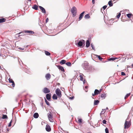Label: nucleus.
Here are the masks:
<instances>
[{"label": "nucleus", "instance_id": "a19ab883", "mask_svg": "<svg viewBox=\"0 0 133 133\" xmlns=\"http://www.w3.org/2000/svg\"><path fill=\"white\" fill-rule=\"evenodd\" d=\"M74 96H72V97H70L69 98L71 100H73L74 98Z\"/></svg>", "mask_w": 133, "mask_h": 133}, {"label": "nucleus", "instance_id": "20e7f679", "mask_svg": "<svg viewBox=\"0 0 133 133\" xmlns=\"http://www.w3.org/2000/svg\"><path fill=\"white\" fill-rule=\"evenodd\" d=\"M85 41L83 39H82L79 41L77 43L79 47L83 46V45H85Z\"/></svg>", "mask_w": 133, "mask_h": 133}, {"label": "nucleus", "instance_id": "6ab92c4d", "mask_svg": "<svg viewBox=\"0 0 133 133\" xmlns=\"http://www.w3.org/2000/svg\"><path fill=\"white\" fill-rule=\"evenodd\" d=\"M108 4L110 7H111L113 5V4L111 0L110 1L108 2Z\"/></svg>", "mask_w": 133, "mask_h": 133}, {"label": "nucleus", "instance_id": "2eb2a0df", "mask_svg": "<svg viewBox=\"0 0 133 133\" xmlns=\"http://www.w3.org/2000/svg\"><path fill=\"white\" fill-rule=\"evenodd\" d=\"M24 32L25 33H28L29 34H33L34 33V32L33 31L29 30H25Z\"/></svg>", "mask_w": 133, "mask_h": 133}, {"label": "nucleus", "instance_id": "c85d7f7f", "mask_svg": "<svg viewBox=\"0 0 133 133\" xmlns=\"http://www.w3.org/2000/svg\"><path fill=\"white\" fill-rule=\"evenodd\" d=\"M45 52L46 56H49L50 55V53L48 51H45Z\"/></svg>", "mask_w": 133, "mask_h": 133}, {"label": "nucleus", "instance_id": "72a5a7b5", "mask_svg": "<svg viewBox=\"0 0 133 133\" xmlns=\"http://www.w3.org/2000/svg\"><path fill=\"white\" fill-rule=\"evenodd\" d=\"M10 83H12L14 82V81L12 80V79L9 78L8 79Z\"/></svg>", "mask_w": 133, "mask_h": 133}, {"label": "nucleus", "instance_id": "a211bd4d", "mask_svg": "<svg viewBox=\"0 0 133 133\" xmlns=\"http://www.w3.org/2000/svg\"><path fill=\"white\" fill-rule=\"evenodd\" d=\"M39 116V115L37 113H35L34 114V117L35 118H37Z\"/></svg>", "mask_w": 133, "mask_h": 133}, {"label": "nucleus", "instance_id": "473e14b6", "mask_svg": "<svg viewBox=\"0 0 133 133\" xmlns=\"http://www.w3.org/2000/svg\"><path fill=\"white\" fill-rule=\"evenodd\" d=\"M116 59H117V58H115V57H111L109 59V61H114Z\"/></svg>", "mask_w": 133, "mask_h": 133}, {"label": "nucleus", "instance_id": "9b49d317", "mask_svg": "<svg viewBox=\"0 0 133 133\" xmlns=\"http://www.w3.org/2000/svg\"><path fill=\"white\" fill-rule=\"evenodd\" d=\"M85 12L84 11H83L82 12V13H81L79 15V21H80L81 19L82 18L83 16H84V14Z\"/></svg>", "mask_w": 133, "mask_h": 133}, {"label": "nucleus", "instance_id": "1a4fd4ad", "mask_svg": "<svg viewBox=\"0 0 133 133\" xmlns=\"http://www.w3.org/2000/svg\"><path fill=\"white\" fill-rule=\"evenodd\" d=\"M56 66L59 70H61L62 71L64 72V69L63 66L60 65H56Z\"/></svg>", "mask_w": 133, "mask_h": 133}, {"label": "nucleus", "instance_id": "9d476101", "mask_svg": "<svg viewBox=\"0 0 133 133\" xmlns=\"http://www.w3.org/2000/svg\"><path fill=\"white\" fill-rule=\"evenodd\" d=\"M45 129L48 132H49L51 130V128L50 126L48 124L46 125Z\"/></svg>", "mask_w": 133, "mask_h": 133}, {"label": "nucleus", "instance_id": "f8f14e48", "mask_svg": "<svg viewBox=\"0 0 133 133\" xmlns=\"http://www.w3.org/2000/svg\"><path fill=\"white\" fill-rule=\"evenodd\" d=\"M39 8L42 10V12L44 14L46 13V11L45 9L43 7L41 6H39Z\"/></svg>", "mask_w": 133, "mask_h": 133}, {"label": "nucleus", "instance_id": "864d4df0", "mask_svg": "<svg viewBox=\"0 0 133 133\" xmlns=\"http://www.w3.org/2000/svg\"><path fill=\"white\" fill-rule=\"evenodd\" d=\"M83 83L84 84L85 83V80H83Z\"/></svg>", "mask_w": 133, "mask_h": 133}, {"label": "nucleus", "instance_id": "338daca9", "mask_svg": "<svg viewBox=\"0 0 133 133\" xmlns=\"http://www.w3.org/2000/svg\"><path fill=\"white\" fill-rule=\"evenodd\" d=\"M16 101H17V99H16Z\"/></svg>", "mask_w": 133, "mask_h": 133}, {"label": "nucleus", "instance_id": "5fc2aeb1", "mask_svg": "<svg viewBox=\"0 0 133 133\" xmlns=\"http://www.w3.org/2000/svg\"><path fill=\"white\" fill-rule=\"evenodd\" d=\"M92 2L93 4H94L95 3L94 0H92Z\"/></svg>", "mask_w": 133, "mask_h": 133}, {"label": "nucleus", "instance_id": "603ef678", "mask_svg": "<svg viewBox=\"0 0 133 133\" xmlns=\"http://www.w3.org/2000/svg\"><path fill=\"white\" fill-rule=\"evenodd\" d=\"M92 95L93 96H94L95 95H96L94 93H92Z\"/></svg>", "mask_w": 133, "mask_h": 133}, {"label": "nucleus", "instance_id": "c756f323", "mask_svg": "<svg viewBox=\"0 0 133 133\" xmlns=\"http://www.w3.org/2000/svg\"><path fill=\"white\" fill-rule=\"evenodd\" d=\"M132 15L131 14H128L127 15V16L129 18H130L131 17V16Z\"/></svg>", "mask_w": 133, "mask_h": 133}, {"label": "nucleus", "instance_id": "dca6fc26", "mask_svg": "<svg viewBox=\"0 0 133 133\" xmlns=\"http://www.w3.org/2000/svg\"><path fill=\"white\" fill-rule=\"evenodd\" d=\"M66 61L64 59L61 60L60 62V64L61 65H63L65 64Z\"/></svg>", "mask_w": 133, "mask_h": 133}, {"label": "nucleus", "instance_id": "052dcab7", "mask_svg": "<svg viewBox=\"0 0 133 133\" xmlns=\"http://www.w3.org/2000/svg\"><path fill=\"white\" fill-rule=\"evenodd\" d=\"M57 83L58 84V85H60V84L59 83Z\"/></svg>", "mask_w": 133, "mask_h": 133}, {"label": "nucleus", "instance_id": "680f3d73", "mask_svg": "<svg viewBox=\"0 0 133 133\" xmlns=\"http://www.w3.org/2000/svg\"><path fill=\"white\" fill-rule=\"evenodd\" d=\"M0 69H2L1 67V66H0Z\"/></svg>", "mask_w": 133, "mask_h": 133}, {"label": "nucleus", "instance_id": "393cba45", "mask_svg": "<svg viewBox=\"0 0 133 133\" xmlns=\"http://www.w3.org/2000/svg\"><path fill=\"white\" fill-rule=\"evenodd\" d=\"M2 118L3 119H7L8 118L7 116L6 115L3 114L2 115Z\"/></svg>", "mask_w": 133, "mask_h": 133}, {"label": "nucleus", "instance_id": "6e6d98bb", "mask_svg": "<svg viewBox=\"0 0 133 133\" xmlns=\"http://www.w3.org/2000/svg\"><path fill=\"white\" fill-rule=\"evenodd\" d=\"M19 49H22V50H24V49L23 48V49H22V48H19Z\"/></svg>", "mask_w": 133, "mask_h": 133}, {"label": "nucleus", "instance_id": "a878e982", "mask_svg": "<svg viewBox=\"0 0 133 133\" xmlns=\"http://www.w3.org/2000/svg\"><path fill=\"white\" fill-rule=\"evenodd\" d=\"M94 93L96 95H98V94H99V90L97 89H95L94 91Z\"/></svg>", "mask_w": 133, "mask_h": 133}, {"label": "nucleus", "instance_id": "412c9836", "mask_svg": "<svg viewBox=\"0 0 133 133\" xmlns=\"http://www.w3.org/2000/svg\"><path fill=\"white\" fill-rule=\"evenodd\" d=\"M106 94L104 93L102 94L101 96V97L103 99L105 98L106 97Z\"/></svg>", "mask_w": 133, "mask_h": 133}, {"label": "nucleus", "instance_id": "5701e85b", "mask_svg": "<svg viewBox=\"0 0 133 133\" xmlns=\"http://www.w3.org/2000/svg\"><path fill=\"white\" fill-rule=\"evenodd\" d=\"M6 19L4 18L0 19V23H2L5 21Z\"/></svg>", "mask_w": 133, "mask_h": 133}, {"label": "nucleus", "instance_id": "39448f33", "mask_svg": "<svg viewBox=\"0 0 133 133\" xmlns=\"http://www.w3.org/2000/svg\"><path fill=\"white\" fill-rule=\"evenodd\" d=\"M88 63L87 61H85L82 64V67L85 70L88 69Z\"/></svg>", "mask_w": 133, "mask_h": 133}, {"label": "nucleus", "instance_id": "4be33fe9", "mask_svg": "<svg viewBox=\"0 0 133 133\" xmlns=\"http://www.w3.org/2000/svg\"><path fill=\"white\" fill-rule=\"evenodd\" d=\"M52 98L53 99H57V95L55 94H54L52 96Z\"/></svg>", "mask_w": 133, "mask_h": 133}, {"label": "nucleus", "instance_id": "e433bc0d", "mask_svg": "<svg viewBox=\"0 0 133 133\" xmlns=\"http://www.w3.org/2000/svg\"><path fill=\"white\" fill-rule=\"evenodd\" d=\"M105 131L106 133H109V130L107 128H105Z\"/></svg>", "mask_w": 133, "mask_h": 133}, {"label": "nucleus", "instance_id": "6e6552de", "mask_svg": "<svg viewBox=\"0 0 133 133\" xmlns=\"http://www.w3.org/2000/svg\"><path fill=\"white\" fill-rule=\"evenodd\" d=\"M51 94L50 93L47 94L46 95V99L49 101H50L51 99Z\"/></svg>", "mask_w": 133, "mask_h": 133}, {"label": "nucleus", "instance_id": "bb28decb", "mask_svg": "<svg viewBox=\"0 0 133 133\" xmlns=\"http://www.w3.org/2000/svg\"><path fill=\"white\" fill-rule=\"evenodd\" d=\"M65 64L68 66H70L71 65V63L70 62L65 63Z\"/></svg>", "mask_w": 133, "mask_h": 133}, {"label": "nucleus", "instance_id": "f03ea898", "mask_svg": "<svg viewBox=\"0 0 133 133\" xmlns=\"http://www.w3.org/2000/svg\"><path fill=\"white\" fill-rule=\"evenodd\" d=\"M55 92L58 98L61 97L62 96L61 92L59 88H57Z\"/></svg>", "mask_w": 133, "mask_h": 133}, {"label": "nucleus", "instance_id": "0e129e2a", "mask_svg": "<svg viewBox=\"0 0 133 133\" xmlns=\"http://www.w3.org/2000/svg\"><path fill=\"white\" fill-rule=\"evenodd\" d=\"M7 131H9V129H7Z\"/></svg>", "mask_w": 133, "mask_h": 133}, {"label": "nucleus", "instance_id": "69168bd1", "mask_svg": "<svg viewBox=\"0 0 133 133\" xmlns=\"http://www.w3.org/2000/svg\"><path fill=\"white\" fill-rule=\"evenodd\" d=\"M21 32H19V33H18V34H21Z\"/></svg>", "mask_w": 133, "mask_h": 133}, {"label": "nucleus", "instance_id": "4468645a", "mask_svg": "<svg viewBox=\"0 0 133 133\" xmlns=\"http://www.w3.org/2000/svg\"><path fill=\"white\" fill-rule=\"evenodd\" d=\"M90 43L89 40H87L86 42V47L87 48L89 47L90 46Z\"/></svg>", "mask_w": 133, "mask_h": 133}, {"label": "nucleus", "instance_id": "37998d69", "mask_svg": "<svg viewBox=\"0 0 133 133\" xmlns=\"http://www.w3.org/2000/svg\"><path fill=\"white\" fill-rule=\"evenodd\" d=\"M121 75L122 76H125V74L124 72H121Z\"/></svg>", "mask_w": 133, "mask_h": 133}, {"label": "nucleus", "instance_id": "79ce46f5", "mask_svg": "<svg viewBox=\"0 0 133 133\" xmlns=\"http://www.w3.org/2000/svg\"><path fill=\"white\" fill-rule=\"evenodd\" d=\"M107 122V121L105 119H104L103 121V124H106V123Z\"/></svg>", "mask_w": 133, "mask_h": 133}, {"label": "nucleus", "instance_id": "b1692460", "mask_svg": "<svg viewBox=\"0 0 133 133\" xmlns=\"http://www.w3.org/2000/svg\"><path fill=\"white\" fill-rule=\"evenodd\" d=\"M90 17L89 15V14H88L84 16V18L85 19H88Z\"/></svg>", "mask_w": 133, "mask_h": 133}, {"label": "nucleus", "instance_id": "4d7b16f0", "mask_svg": "<svg viewBox=\"0 0 133 133\" xmlns=\"http://www.w3.org/2000/svg\"><path fill=\"white\" fill-rule=\"evenodd\" d=\"M41 104V105L42 106H43V103H42Z\"/></svg>", "mask_w": 133, "mask_h": 133}, {"label": "nucleus", "instance_id": "3c124183", "mask_svg": "<svg viewBox=\"0 0 133 133\" xmlns=\"http://www.w3.org/2000/svg\"><path fill=\"white\" fill-rule=\"evenodd\" d=\"M102 89H100V90H99V94L100 93V92H101L102 91Z\"/></svg>", "mask_w": 133, "mask_h": 133}, {"label": "nucleus", "instance_id": "8fccbe9b", "mask_svg": "<svg viewBox=\"0 0 133 133\" xmlns=\"http://www.w3.org/2000/svg\"><path fill=\"white\" fill-rule=\"evenodd\" d=\"M108 110V107H106V109H102L103 111L105 110H105Z\"/></svg>", "mask_w": 133, "mask_h": 133}, {"label": "nucleus", "instance_id": "cd10ccee", "mask_svg": "<svg viewBox=\"0 0 133 133\" xmlns=\"http://www.w3.org/2000/svg\"><path fill=\"white\" fill-rule=\"evenodd\" d=\"M95 56H96V57H97L99 60L101 61H102V59H103V58L99 55H96Z\"/></svg>", "mask_w": 133, "mask_h": 133}, {"label": "nucleus", "instance_id": "a18cd8bd", "mask_svg": "<svg viewBox=\"0 0 133 133\" xmlns=\"http://www.w3.org/2000/svg\"><path fill=\"white\" fill-rule=\"evenodd\" d=\"M78 121L79 123H81L82 122V119H79Z\"/></svg>", "mask_w": 133, "mask_h": 133}, {"label": "nucleus", "instance_id": "e2e57ef3", "mask_svg": "<svg viewBox=\"0 0 133 133\" xmlns=\"http://www.w3.org/2000/svg\"><path fill=\"white\" fill-rule=\"evenodd\" d=\"M28 0L29 1H31V0Z\"/></svg>", "mask_w": 133, "mask_h": 133}, {"label": "nucleus", "instance_id": "4c0bfd02", "mask_svg": "<svg viewBox=\"0 0 133 133\" xmlns=\"http://www.w3.org/2000/svg\"><path fill=\"white\" fill-rule=\"evenodd\" d=\"M121 15V14L120 13H119L118 15L117 16V18H119L120 16Z\"/></svg>", "mask_w": 133, "mask_h": 133}, {"label": "nucleus", "instance_id": "ea45409f", "mask_svg": "<svg viewBox=\"0 0 133 133\" xmlns=\"http://www.w3.org/2000/svg\"><path fill=\"white\" fill-rule=\"evenodd\" d=\"M107 5H105L103 6V7L102 8L104 10H105L106 9V8H107Z\"/></svg>", "mask_w": 133, "mask_h": 133}, {"label": "nucleus", "instance_id": "f3484780", "mask_svg": "<svg viewBox=\"0 0 133 133\" xmlns=\"http://www.w3.org/2000/svg\"><path fill=\"white\" fill-rule=\"evenodd\" d=\"M99 101L98 100H95L94 102V104L95 105H97L99 103Z\"/></svg>", "mask_w": 133, "mask_h": 133}, {"label": "nucleus", "instance_id": "58836bf2", "mask_svg": "<svg viewBox=\"0 0 133 133\" xmlns=\"http://www.w3.org/2000/svg\"><path fill=\"white\" fill-rule=\"evenodd\" d=\"M12 122V119H11L8 124V127H10L11 126V124Z\"/></svg>", "mask_w": 133, "mask_h": 133}, {"label": "nucleus", "instance_id": "13d9d810", "mask_svg": "<svg viewBox=\"0 0 133 133\" xmlns=\"http://www.w3.org/2000/svg\"><path fill=\"white\" fill-rule=\"evenodd\" d=\"M88 87V86H85V88H87Z\"/></svg>", "mask_w": 133, "mask_h": 133}, {"label": "nucleus", "instance_id": "423d86ee", "mask_svg": "<svg viewBox=\"0 0 133 133\" xmlns=\"http://www.w3.org/2000/svg\"><path fill=\"white\" fill-rule=\"evenodd\" d=\"M130 123V122H128L127 121H125L124 124V128L125 129L126 128H128L130 127L131 125Z\"/></svg>", "mask_w": 133, "mask_h": 133}, {"label": "nucleus", "instance_id": "774afa93", "mask_svg": "<svg viewBox=\"0 0 133 133\" xmlns=\"http://www.w3.org/2000/svg\"><path fill=\"white\" fill-rule=\"evenodd\" d=\"M28 45L26 46V47H28Z\"/></svg>", "mask_w": 133, "mask_h": 133}, {"label": "nucleus", "instance_id": "f257e3e1", "mask_svg": "<svg viewBox=\"0 0 133 133\" xmlns=\"http://www.w3.org/2000/svg\"><path fill=\"white\" fill-rule=\"evenodd\" d=\"M52 111H50L47 114L48 118L49 121L51 122H54V119H53V115L52 114L51 112Z\"/></svg>", "mask_w": 133, "mask_h": 133}, {"label": "nucleus", "instance_id": "49530a36", "mask_svg": "<svg viewBox=\"0 0 133 133\" xmlns=\"http://www.w3.org/2000/svg\"><path fill=\"white\" fill-rule=\"evenodd\" d=\"M105 110H103L101 111V114H104L105 112Z\"/></svg>", "mask_w": 133, "mask_h": 133}, {"label": "nucleus", "instance_id": "7ed1b4c3", "mask_svg": "<svg viewBox=\"0 0 133 133\" xmlns=\"http://www.w3.org/2000/svg\"><path fill=\"white\" fill-rule=\"evenodd\" d=\"M77 9L74 6L72 7L71 9V12L74 16H75L76 13Z\"/></svg>", "mask_w": 133, "mask_h": 133}, {"label": "nucleus", "instance_id": "2f4dec72", "mask_svg": "<svg viewBox=\"0 0 133 133\" xmlns=\"http://www.w3.org/2000/svg\"><path fill=\"white\" fill-rule=\"evenodd\" d=\"M45 102L46 103V104L48 105V106L50 105V104L49 102L47 101V100H46V99L45 98Z\"/></svg>", "mask_w": 133, "mask_h": 133}, {"label": "nucleus", "instance_id": "c03bdc74", "mask_svg": "<svg viewBox=\"0 0 133 133\" xmlns=\"http://www.w3.org/2000/svg\"><path fill=\"white\" fill-rule=\"evenodd\" d=\"M12 83V86L13 87H15V84L14 82H13V83Z\"/></svg>", "mask_w": 133, "mask_h": 133}, {"label": "nucleus", "instance_id": "aec40b11", "mask_svg": "<svg viewBox=\"0 0 133 133\" xmlns=\"http://www.w3.org/2000/svg\"><path fill=\"white\" fill-rule=\"evenodd\" d=\"M38 6L36 5H33V6L32 7V8L33 9L36 10H38Z\"/></svg>", "mask_w": 133, "mask_h": 133}, {"label": "nucleus", "instance_id": "ddd939ff", "mask_svg": "<svg viewBox=\"0 0 133 133\" xmlns=\"http://www.w3.org/2000/svg\"><path fill=\"white\" fill-rule=\"evenodd\" d=\"M45 77L47 80H48L51 78V75L49 74H47L45 75Z\"/></svg>", "mask_w": 133, "mask_h": 133}, {"label": "nucleus", "instance_id": "7c9ffc66", "mask_svg": "<svg viewBox=\"0 0 133 133\" xmlns=\"http://www.w3.org/2000/svg\"><path fill=\"white\" fill-rule=\"evenodd\" d=\"M130 93H129L128 94H127L126 95H125V97H124V99H126V98L130 96Z\"/></svg>", "mask_w": 133, "mask_h": 133}, {"label": "nucleus", "instance_id": "09e8293b", "mask_svg": "<svg viewBox=\"0 0 133 133\" xmlns=\"http://www.w3.org/2000/svg\"><path fill=\"white\" fill-rule=\"evenodd\" d=\"M68 109H69V110L70 111H71V110H72V109L70 107H69V108H68Z\"/></svg>", "mask_w": 133, "mask_h": 133}, {"label": "nucleus", "instance_id": "0eeeda50", "mask_svg": "<svg viewBox=\"0 0 133 133\" xmlns=\"http://www.w3.org/2000/svg\"><path fill=\"white\" fill-rule=\"evenodd\" d=\"M43 92L44 93L46 94L50 92V90L47 88H44L43 90Z\"/></svg>", "mask_w": 133, "mask_h": 133}, {"label": "nucleus", "instance_id": "f704fd0d", "mask_svg": "<svg viewBox=\"0 0 133 133\" xmlns=\"http://www.w3.org/2000/svg\"><path fill=\"white\" fill-rule=\"evenodd\" d=\"M91 47L92 48V49L93 50H95V48L94 47V45L92 43L91 44Z\"/></svg>", "mask_w": 133, "mask_h": 133}, {"label": "nucleus", "instance_id": "bf43d9fd", "mask_svg": "<svg viewBox=\"0 0 133 133\" xmlns=\"http://www.w3.org/2000/svg\"><path fill=\"white\" fill-rule=\"evenodd\" d=\"M131 66L133 67V63L132 64Z\"/></svg>", "mask_w": 133, "mask_h": 133}, {"label": "nucleus", "instance_id": "c9c22d12", "mask_svg": "<svg viewBox=\"0 0 133 133\" xmlns=\"http://www.w3.org/2000/svg\"><path fill=\"white\" fill-rule=\"evenodd\" d=\"M79 77L80 78V80L82 81H83V77L82 75H80L79 76Z\"/></svg>", "mask_w": 133, "mask_h": 133}, {"label": "nucleus", "instance_id": "de8ad7c7", "mask_svg": "<svg viewBox=\"0 0 133 133\" xmlns=\"http://www.w3.org/2000/svg\"><path fill=\"white\" fill-rule=\"evenodd\" d=\"M49 21V19L48 18H47L46 20V22L47 23Z\"/></svg>", "mask_w": 133, "mask_h": 133}]
</instances>
